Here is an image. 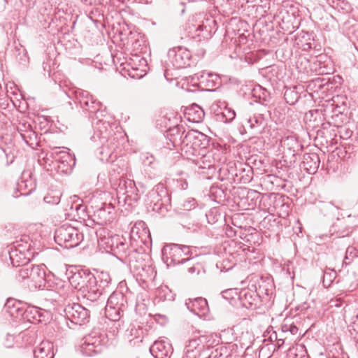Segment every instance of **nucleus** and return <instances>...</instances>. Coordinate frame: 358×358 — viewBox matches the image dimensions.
I'll use <instances>...</instances> for the list:
<instances>
[{
  "mask_svg": "<svg viewBox=\"0 0 358 358\" xmlns=\"http://www.w3.org/2000/svg\"><path fill=\"white\" fill-rule=\"evenodd\" d=\"M217 115L220 121L227 123L231 122L235 118L236 113L231 108H225L220 114Z\"/></svg>",
  "mask_w": 358,
  "mask_h": 358,
  "instance_id": "obj_33",
  "label": "nucleus"
},
{
  "mask_svg": "<svg viewBox=\"0 0 358 358\" xmlns=\"http://www.w3.org/2000/svg\"><path fill=\"white\" fill-rule=\"evenodd\" d=\"M28 133H29L28 136H26V134L21 133V136H22V138L25 141V142L27 143H28V141L27 140V138L29 137V138H31V136H35V133L34 131H32L31 130L28 131Z\"/></svg>",
  "mask_w": 358,
  "mask_h": 358,
  "instance_id": "obj_48",
  "label": "nucleus"
},
{
  "mask_svg": "<svg viewBox=\"0 0 358 358\" xmlns=\"http://www.w3.org/2000/svg\"><path fill=\"white\" fill-rule=\"evenodd\" d=\"M154 161H155V157H153V155H150L149 153H146V154L143 155V162L145 165L150 166L152 165Z\"/></svg>",
  "mask_w": 358,
  "mask_h": 358,
  "instance_id": "obj_43",
  "label": "nucleus"
},
{
  "mask_svg": "<svg viewBox=\"0 0 358 358\" xmlns=\"http://www.w3.org/2000/svg\"><path fill=\"white\" fill-rule=\"evenodd\" d=\"M21 268L18 270V276L22 280L29 279L30 273V264L20 266Z\"/></svg>",
  "mask_w": 358,
  "mask_h": 358,
  "instance_id": "obj_38",
  "label": "nucleus"
},
{
  "mask_svg": "<svg viewBox=\"0 0 358 358\" xmlns=\"http://www.w3.org/2000/svg\"><path fill=\"white\" fill-rule=\"evenodd\" d=\"M211 337V335H201L192 338L187 341L185 348L200 353L206 346L209 347L212 344L210 343Z\"/></svg>",
  "mask_w": 358,
  "mask_h": 358,
  "instance_id": "obj_17",
  "label": "nucleus"
},
{
  "mask_svg": "<svg viewBox=\"0 0 358 358\" xmlns=\"http://www.w3.org/2000/svg\"><path fill=\"white\" fill-rule=\"evenodd\" d=\"M147 198L152 210L164 216L169 210L168 208L171 203V198L164 185L159 183L155 186L148 192Z\"/></svg>",
  "mask_w": 358,
  "mask_h": 358,
  "instance_id": "obj_3",
  "label": "nucleus"
},
{
  "mask_svg": "<svg viewBox=\"0 0 358 358\" xmlns=\"http://www.w3.org/2000/svg\"><path fill=\"white\" fill-rule=\"evenodd\" d=\"M98 280V282H99L101 285V288L103 289V288L108 285L110 281V278L107 273H101L97 277H96Z\"/></svg>",
  "mask_w": 358,
  "mask_h": 358,
  "instance_id": "obj_39",
  "label": "nucleus"
},
{
  "mask_svg": "<svg viewBox=\"0 0 358 358\" xmlns=\"http://www.w3.org/2000/svg\"><path fill=\"white\" fill-rule=\"evenodd\" d=\"M112 186L115 189L117 196H126L125 199L130 200L137 199V188L134 180L120 178L117 183H112Z\"/></svg>",
  "mask_w": 358,
  "mask_h": 358,
  "instance_id": "obj_9",
  "label": "nucleus"
},
{
  "mask_svg": "<svg viewBox=\"0 0 358 358\" xmlns=\"http://www.w3.org/2000/svg\"><path fill=\"white\" fill-rule=\"evenodd\" d=\"M100 155H101V159H108V157L110 155V152L108 150H106L105 148H101V150L100 151Z\"/></svg>",
  "mask_w": 358,
  "mask_h": 358,
  "instance_id": "obj_44",
  "label": "nucleus"
},
{
  "mask_svg": "<svg viewBox=\"0 0 358 358\" xmlns=\"http://www.w3.org/2000/svg\"><path fill=\"white\" fill-rule=\"evenodd\" d=\"M199 353L197 351H194V350H189L186 348L184 349V355L182 358H198Z\"/></svg>",
  "mask_w": 358,
  "mask_h": 358,
  "instance_id": "obj_41",
  "label": "nucleus"
},
{
  "mask_svg": "<svg viewBox=\"0 0 358 358\" xmlns=\"http://www.w3.org/2000/svg\"><path fill=\"white\" fill-rule=\"evenodd\" d=\"M227 234L228 236L231 237L236 235V232L233 230V229L230 227L227 228Z\"/></svg>",
  "mask_w": 358,
  "mask_h": 358,
  "instance_id": "obj_50",
  "label": "nucleus"
},
{
  "mask_svg": "<svg viewBox=\"0 0 358 358\" xmlns=\"http://www.w3.org/2000/svg\"><path fill=\"white\" fill-rule=\"evenodd\" d=\"M269 338L271 341L278 340V337L276 332L274 331L272 334H271Z\"/></svg>",
  "mask_w": 358,
  "mask_h": 358,
  "instance_id": "obj_52",
  "label": "nucleus"
},
{
  "mask_svg": "<svg viewBox=\"0 0 358 358\" xmlns=\"http://www.w3.org/2000/svg\"><path fill=\"white\" fill-rule=\"evenodd\" d=\"M78 285H79V282H78ZM75 288H78L77 285H75Z\"/></svg>",
  "mask_w": 358,
  "mask_h": 358,
  "instance_id": "obj_55",
  "label": "nucleus"
},
{
  "mask_svg": "<svg viewBox=\"0 0 358 358\" xmlns=\"http://www.w3.org/2000/svg\"><path fill=\"white\" fill-rule=\"evenodd\" d=\"M281 331L284 336H292L298 333L299 329L289 319H285L281 325Z\"/></svg>",
  "mask_w": 358,
  "mask_h": 358,
  "instance_id": "obj_29",
  "label": "nucleus"
},
{
  "mask_svg": "<svg viewBox=\"0 0 358 358\" xmlns=\"http://www.w3.org/2000/svg\"><path fill=\"white\" fill-rule=\"evenodd\" d=\"M92 221L98 225H105L114 217V207L110 203H103L101 206L94 210L90 215Z\"/></svg>",
  "mask_w": 358,
  "mask_h": 358,
  "instance_id": "obj_11",
  "label": "nucleus"
},
{
  "mask_svg": "<svg viewBox=\"0 0 358 358\" xmlns=\"http://www.w3.org/2000/svg\"><path fill=\"white\" fill-rule=\"evenodd\" d=\"M208 358H224L222 353L216 349L214 352H212L211 354L208 356Z\"/></svg>",
  "mask_w": 358,
  "mask_h": 358,
  "instance_id": "obj_46",
  "label": "nucleus"
},
{
  "mask_svg": "<svg viewBox=\"0 0 358 358\" xmlns=\"http://www.w3.org/2000/svg\"><path fill=\"white\" fill-rule=\"evenodd\" d=\"M34 358H54V345L48 341H43L34 351Z\"/></svg>",
  "mask_w": 358,
  "mask_h": 358,
  "instance_id": "obj_20",
  "label": "nucleus"
},
{
  "mask_svg": "<svg viewBox=\"0 0 358 358\" xmlns=\"http://www.w3.org/2000/svg\"><path fill=\"white\" fill-rule=\"evenodd\" d=\"M254 97L258 99L262 104L266 105L271 100L269 92L260 85L255 87L252 90Z\"/></svg>",
  "mask_w": 358,
  "mask_h": 358,
  "instance_id": "obj_28",
  "label": "nucleus"
},
{
  "mask_svg": "<svg viewBox=\"0 0 358 358\" xmlns=\"http://www.w3.org/2000/svg\"><path fill=\"white\" fill-rule=\"evenodd\" d=\"M26 306L22 304L20 301L13 299L7 300L5 303L4 308L6 311L14 318H23Z\"/></svg>",
  "mask_w": 358,
  "mask_h": 358,
  "instance_id": "obj_18",
  "label": "nucleus"
},
{
  "mask_svg": "<svg viewBox=\"0 0 358 358\" xmlns=\"http://www.w3.org/2000/svg\"><path fill=\"white\" fill-rule=\"evenodd\" d=\"M163 255L166 256L167 261L170 259V263L173 264H185L193 260L192 258H185L183 255L189 253L190 249L187 245L178 244H170L164 247Z\"/></svg>",
  "mask_w": 358,
  "mask_h": 358,
  "instance_id": "obj_5",
  "label": "nucleus"
},
{
  "mask_svg": "<svg viewBox=\"0 0 358 358\" xmlns=\"http://www.w3.org/2000/svg\"><path fill=\"white\" fill-rule=\"evenodd\" d=\"M125 309L126 308H123L122 307L120 308L106 306L105 314L106 317H108L110 320L116 322L119 321L122 318Z\"/></svg>",
  "mask_w": 358,
  "mask_h": 358,
  "instance_id": "obj_26",
  "label": "nucleus"
},
{
  "mask_svg": "<svg viewBox=\"0 0 358 358\" xmlns=\"http://www.w3.org/2000/svg\"><path fill=\"white\" fill-rule=\"evenodd\" d=\"M23 242L22 239L20 241H16L13 243L14 249L9 252L10 259L13 266L18 267L29 264V257H27L25 250H28L30 245L25 242V245L20 243Z\"/></svg>",
  "mask_w": 358,
  "mask_h": 358,
  "instance_id": "obj_7",
  "label": "nucleus"
},
{
  "mask_svg": "<svg viewBox=\"0 0 358 358\" xmlns=\"http://www.w3.org/2000/svg\"><path fill=\"white\" fill-rule=\"evenodd\" d=\"M206 148H205V151H201L199 156L190 159L199 169H209L211 166L210 161L206 159L209 157L206 156Z\"/></svg>",
  "mask_w": 358,
  "mask_h": 358,
  "instance_id": "obj_30",
  "label": "nucleus"
},
{
  "mask_svg": "<svg viewBox=\"0 0 358 358\" xmlns=\"http://www.w3.org/2000/svg\"><path fill=\"white\" fill-rule=\"evenodd\" d=\"M287 339H288V336H283L280 338H278V340L275 341L277 342L276 345H278V349L283 345L285 341Z\"/></svg>",
  "mask_w": 358,
  "mask_h": 358,
  "instance_id": "obj_45",
  "label": "nucleus"
},
{
  "mask_svg": "<svg viewBox=\"0 0 358 358\" xmlns=\"http://www.w3.org/2000/svg\"><path fill=\"white\" fill-rule=\"evenodd\" d=\"M30 124H20V126L17 127V129L19 131H25L27 128H30Z\"/></svg>",
  "mask_w": 358,
  "mask_h": 358,
  "instance_id": "obj_51",
  "label": "nucleus"
},
{
  "mask_svg": "<svg viewBox=\"0 0 358 358\" xmlns=\"http://www.w3.org/2000/svg\"><path fill=\"white\" fill-rule=\"evenodd\" d=\"M49 318V313L45 310L40 309L38 315L37 317L36 323L45 322L46 323Z\"/></svg>",
  "mask_w": 358,
  "mask_h": 358,
  "instance_id": "obj_40",
  "label": "nucleus"
},
{
  "mask_svg": "<svg viewBox=\"0 0 358 358\" xmlns=\"http://www.w3.org/2000/svg\"><path fill=\"white\" fill-rule=\"evenodd\" d=\"M151 353L156 358H170L173 349L171 344L167 341H157L150 348Z\"/></svg>",
  "mask_w": 358,
  "mask_h": 358,
  "instance_id": "obj_16",
  "label": "nucleus"
},
{
  "mask_svg": "<svg viewBox=\"0 0 358 358\" xmlns=\"http://www.w3.org/2000/svg\"><path fill=\"white\" fill-rule=\"evenodd\" d=\"M76 97L81 107L90 113H96L99 111L101 107V102L95 99L87 91L83 90H78L76 92Z\"/></svg>",
  "mask_w": 358,
  "mask_h": 358,
  "instance_id": "obj_12",
  "label": "nucleus"
},
{
  "mask_svg": "<svg viewBox=\"0 0 358 358\" xmlns=\"http://www.w3.org/2000/svg\"><path fill=\"white\" fill-rule=\"evenodd\" d=\"M115 255L120 259H124L131 266L134 261H136L137 256L140 255L137 250L134 247H129L126 240L121 236V239L117 241L115 248L113 251Z\"/></svg>",
  "mask_w": 358,
  "mask_h": 358,
  "instance_id": "obj_10",
  "label": "nucleus"
},
{
  "mask_svg": "<svg viewBox=\"0 0 358 358\" xmlns=\"http://www.w3.org/2000/svg\"><path fill=\"white\" fill-rule=\"evenodd\" d=\"M118 239L120 240L121 236L117 234L113 236H104L100 238L99 244L104 247L106 250H110L112 252H113L117 243Z\"/></svg>",
  "mask_w": 358,
  "mask_h": 358,
  "instance_id": "obj_27",
  "label": "nucleus"
},
{
  "mask_svg": "<svg viewBox=\"0 0 358 358\" xmlns=\"http://www.w3.org/2000/svg\"><path fill=\"white\" fill-rule=\"evenodd\" d=\"M284 96L286 101L290 105L294 104L300 98L299 94L294 90L291 89L287 90Z\"/></svg>",
  "mask_w": 358,
  "mask_h": 358,
  "instance_id": "obj_35",
  "label": "nucleus"
},
{
  "mask_svg": "<svg viewBox=\"0 0 358 358\" xmlns=\"http://www.w3.org/2000/svg\"><path fill=\"white\" fill-rule=\"evenodd\" d=\"M238 301L243 307L252 308L257 307L259 299L255 290L247 288L239 291Z\"/></svg>",
  "mask_w": 358,
  "mask_h": 358,
  "instance_id": "obj_15",
  "label": "nucleus"
},
{
  "mask_svg": "<svg viewBox=\"0 0 358 358\" xmlns=\"http://www.w3.org/2000/svg\"><path fill=\"white\" fill-rule=\"evenodd\" d=\"M194 79L199 80L200 85L208 88L217 87L221 85L220 78L218 75L213 73H206L201 71L194 74Z\"/></svg>",
  "mask_w": 358,
  "mask_h": 358,
  "instance_id": "obj_14",
  "label": "nucleus"
},
{
  "mask_svg": "<svg viewBox=\"0 0 358 358\" xmlns=\"http://www.w3.org/2000/svg\"><path fill=\"white\" fill-rule=\"evenodd\" d=\"M65 316L71 323L81 325L89 321L87 309L79 303L69 304L64 309Z\"/></svg>",
  "mask_w": 358,
  "mask_h": 358,
  "instance_id": "obj_6",
  "label": "nucleus"
},
{
  "mask_svg": "<svg viewBox=\"0 0 358 358\" xmlns=\"http://www.w3.org/2000/svg\"><path fill=\"white\" fill-rule=\"evenodd\" d=\"M170 63L176 69L185 68L190 65L191 54L185 48L178 47L170 49L168 52Z\"/></svg>",
  "mask_w": 358,
  "mask_h": 358,
  "instance_id": "obj_8",
  "label": "nucleus"
},
{
  "mask_svg": "<svg viewBox=\"0 0 358 358\" xmlns=\"http://www.w3.org/2000/svg\"><path fill=\"white\" fill-rule=\"evenodd\" d=\"M287 272L288 273L289 275H290V271H289V268H287Z\"/></svg>",
  "mask_w": 358,
  "mask_h": 358,
  "instance_id": "obj_54",
  "label": "nucleus"
},
{
  "mask_svg": "<svg viewBox=\"0 0 358 358\" xmlns=\"http://www.w3.org/2000/svg\"><path fill=\"white\" fill-rule=\"evenodd\" d=\"M185 115L188 121L199 123L202 122L205 113L199 105L194 103L185 108Z\"/></svg>",
  "mask_w": 358,
  "mask_h": 358,
  "instance_id": "obj_22",
  "label": "nucleus"
},
{
  "mask_svg": "<svg viewBox=\"0 0 358 358\" xmlns=\"http://www.w3.org/2000/svg\"><path fill=\"white\" fill-rule=\"evenodd\" d=\"M268 285L271 287V285L270 283L266 284V282L261 278L260 281L258 282V287H255V292L258 294V298L263 296H268L271 293V289L268 287Z\"/></svg>",
  "mask_w": 358,
  "mask_h": 358,
  "instance_id": "obj_32",
  "label": "nucleus"
},
{
  "mask_svg": "<svg viewBox=\"0 0 358 358\" xmlns=\"http://www.w3.org/2000/svg\"><path fill=\"white\" fill-rule=\"evenodd\" d=\"M127 299L122 292H113L108 299V306L126 308Z\"/></svg>",
  "mask_w": 358,
  "mask_h": 358,
  "instance_id": "obj_24",
  "label": "nucleus"
},
{
  "mask_svg": "<svg viewBox=\"0 0 358 358\" xmlns=\"http://www.w3.org/2000/svg\"><path fill=\"white\" fill-rule=\"evenodd\" d=\"M190 303L191 310L196 315L205 314L208 310L207 301L204 298L194 299Z\"/></svg>",
  "mask_w": 358,
  "mask_h": 358,
  "instance_id": "obj_25",
  "label": "nucleus"
},
{
  "mask_svg": "<svg viewBox=\"0 0 358 358\" xmlns=\"http://www.w3.org/2000/svg\"><path fill=\"white\" fill-rule=\"evenodd\" d=\"M320 163V159L316 153H306L303 155L302 167L310 174L317 172Z\"/></svg>",
  "mask_w": 358,
  "mask_h": 358,
  "instance_id": "obj_19",
  "label": "nucleus"
},
{
  "mask_svg": "<svg viewBox=\"0 0 358 358\" xmlns=\"http://www.w3.org/2000/svg\"><path fill=\"white\" fill-rule=\"evenodd\" d=\"M203 29V26L202 25H199L196 30H202Z\"/></svg>",
  "mask_w": 358,
  "mask_h": 358,
  "instance_id": "obj_53",
  "label": "nucleus"
},
{
  "mask_svg": "<svg viewBox=\"0 0 358 358\" xmlns=\"http://www.w3.org/2000/svg\"><path fill=\"white\" fill-rule=\"evenodd\" d=\"M184 127L182 125H176L172 128H170L166 131V136L169 138L170 141L174 138L182 137V135L184 134Z\"/></svg>",
  "mask_w": 358,
  "mask_h": 358,
  "instance_id": "obj_34",
  "label": "nucleus"
},
{
  "mask_svg": "<svg viewBox=\"0 0 358 358\" xmlns=\"http://www.w3.org/2000/svg\"><path fill=\"white\" fill-rule=\"evenodd\" d=\"M173 147H180L181 155L187 158L197 157L201 151H205L208 145L207 136L196 130H191L183 137L171 139Z\"/></svg>",
  "mask_w": 358,
  "mask_h": 358,
  "instance_id": "obj_1",
  "label": "nucleus"
},
{
  "mask_svg": "<svg viewBox=\"0 0 358 358\" xmlns=\"http://www.w3.org/2000/svg\"><path fill=\"white\" fill-rule=\"evenodd\" d=\"M83 340V343L80 346V350L84 355L91 357L102 351L103 346L99 337L89 335Z\"/></svg>",
  "mask_w": 358,
  "mask_h": 358,
  "instance_id": "obj_13",
  "label": "nucleus"
},
{
  "mask_svg": "<svg viewBox=\"0 0 358 358\" xmlns=\"http://www.w3.org/2000/svg\"><path fill=\"white\" fill-rule=\"evenodd\" d=\"M55 242L64 248H73L83 241V234L76 227L63 224L56 229L54 236Z\"/></svg>",
  "mask_w": 358,
  "mask_h": 358,
  "instance_id": "obj_2",
  "label": "nucleus"
},
{
  "mask_svg": "<svg viewBox=\"0 0 358 358\" xmlns=\"http://www.w3.org/2000/svg\"><path fill=\"white\" fill-rule=\"evenodd\" d=\"M199 353L197 351H194V350H189L186 348L184 349V355L182 358H198Z\"/></svg>",
  "mask_w": 358,
  "mask_h": 358,
  "instance_id": "obj_42",
  "label": "nucleus"
},
{
  "mask_svg": "<svg viewBox=\"0 0 358 358\" xmlns=\"http://www.w3.org/2000/svg\"><path fill=\"white\" fill-rule=\"evenodd\" d=\"M292 142L295 143V140L294 139L293 137H287L282 141V143L283 144V145H285L286 144L288 145L289 143Z\"/></svg>",
  "mask_w": 358,
  "mask_h": 358,
  "instance_id": "obj_49",
  "label": "nucleus"
},
{
  "mask_svg": "<svg viewBox=\"0 0 358 358\" xmlns=\"http://www.w3.org/2000/svg\"><path fill=\"white\" fill-rule=\"evenodd\" d=\"M45 266L44 264H40V265L30 264L29 279L32 282H34L35 284L41 286V284L45 280Z\"/></svg>",
  "mask_w": 358,
  "mask_h": 358,
  "instance_id": "obj_23",
  "label": "nucleus"
},
{
  "mask_svg": "<svg viewBox=\"0 0 358 358\" xmlns=\"http://www.w3.org/2000/svg\"><path fill=\"white\" fill-rule=\"evenodd\" d=\"M39 311L40 308L35 306L26 307L22 319L31 323H36Z\"/></svg>",
  "mask_w": 358,
  "mask_h": 358,
  "instance_id": "obj_31",
  "label": "nucleus"
},
{
  "mask_svg": "<svg viewBox=\"0 0 358 358\" xmlns=\"http://www.w3.org/2000/svg\"><path fill=\"white\" fill-rule=\"evenodd\" d=\"M193 260L187 263V271L192 275H198L201 271L204 272L200 264H193Z\"/></svg>",
  "mask_w": 358,
  "mask_h": 358,
  "instance_id": "obj_36",
  "label": "nucleus"
},
{
  "mask_svg": "<svg viewBox=\"0 0 358 358\" xmlns=\"http://www.w3.org/2000/svg\"><path fill=\"white\" fill-rule=\"evenodd\" d=\"M80 278H82L80 273H75L70 279L71 284L73 285V282L78 281Z\"/></svg>",
  "mask_w": 358,
  "mask_h": 358,
  "instance_id": "obj_47",
  "label": "nucleus"
},
{
  "mask_svg": "<svg viewBox=\"0 0 358 358\" xmlns=\"http://www.w3.org/2000/svg\"><path fill=\"white\" fill-rule=\"evenodd\" d=\"M239 291L237 289H228L222 292L223 298L228 300H238Z\"/></svg>",
  "mask_w": 358,
  "mask_h": 358,
  "instance_id": "obj_37",
  "label": "nucleus"
},
{
  "mask_svg": "<svg viewBox=\"0 0 358 358\" xmlns=\"http://www.w3.org/2000/svg\"><path fill=\"white\" fill-rule=\"evenodd\" d=\"M248 122L251 129L257 134H262L267 125L268 120L262 114H255L250 117Z\"/></svg>",
  "mask_w": 358,
  "mask_h": 358,
  "instance_id": "obj_21",
  "label": "nucleus"
},
{
  "mask_svg": "<svg viewBox=\"0 0 358 358\" xmlns=\"http://www.w3.org/2000/svg\"><path fill=\"white\" fill-rule=\"evenodd\" d=\"M87 278V282L78 288V297H82L90 302L96 301L102 296L101 285H98V280L93 275H88Z\"/></svg>",
  "mask_w": 358,
  "mask_h": 358,
  "instance_id": "obj_4",
  "label": "nucleus"
}]
</instances>
